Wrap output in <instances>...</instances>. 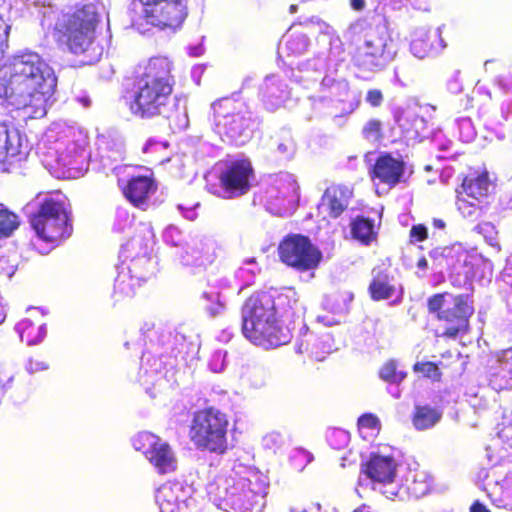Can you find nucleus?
I'll return each instance as SVG.
<instances>
[{"label": "nucleus", "mask_w": 512, "mask_h": 512, "mask_svg": "<svg viewBox=\"0 0 512 512\" xmlns=\"http://www.w3.org/2000/svg\"><path fill=\"white\" fill-rule=\"evenodd\" d=\"M56 87L53 68L35 51L15 53L0 66V99L21 111L26 119L47 114Z\"/></svg>", "instance_id": "1"}, {"label": "nucleus", "mask_w": 512, "mask_h": 512, "mask_svg": "<svg viewBox=\"0 0 512 512\" xmlns=\"http://www.w3.org/2000/svg\"><path fill=\"white\" fill-rule=\"evenodd\" d=\"M317 41L324 49L318 51L314 58L300 62L292 77L295 82L309 89L324 73L316 92L308 97V101L317 116H333V121L338 123L356 108L353 104L339 108L349 93V83L338 74L339 67L345 61V50L338 37L323 34Z\"/></svg>", "instance_id": "2"}, {"label": "nucleus", "mask_w": 512, "mask_h": 512, "mask_svg": "<svg viewBox=\"0 0 512 512\" xmlns=\"http://www.w3.org/2000/svg\"><path fill=\"white\" fill-rule=\"evenodd\" d=\"M172 62L163 56L151 57L135 72L123 98L132 114L140 118L163 116L176 129L189 124L185 99L173 96Z\"/></svg>", "instance_id": "3"}, {"label": "nucleus", "mask_w": 512, "mask_h": 512, "mask_svg": "<svg viewBox=\"0 0 512 512\" xmlns=\"http://www.w3.org/2000/svg\"><path fill=\"white\" fill-rule=\"evenodd\" d=\"M300 312L296 292L289 289L274 298L267 292L250 296L241 309L243 336L256 346L272 349L288 344L293 335L291 323Z\"/></svg>", "instance_id": "4"}, {"label": "nucleus", "mask_w": 512, "mask_h": 512, "mask_svg": "<svg viewBox=\"0 0 512 512\" xmlns=\"http://www.w3.org/2000/svg\"><path fill=\"white\" fill-rule=\"evenodd\" d=\"M267 490L265 476L236 462L211 470L206 485L211 502L225 512H262Z\"/></svg>", "instance_id": "5"}, {"label": "nucleus", "mask_w": 512, "mask_h": 512, "mask_svg": "<svg viewBox=\"0 0 512 512\" xmlns=\"http://www.w3.org/2000/svg\"><path fill=\"white\" fill-rule=\"evenodd\" d=\"M344 37L355 45L352 63L363 71L384 70L398 53V43L392 37L390 20L385 18H359L349 25Z\"/></svg>", "instance_id": "6"}, {"label": "nucleus", "mask_w": 512, "mask_h": 512, "mask_svg": "<svg viewBox=\"0 0 512 512\" xmlns=\"http://www.w3.org/2000/svg\"><path fill=\"white\" fill-rule=\"evenodd\" d=\"M98 158L103 172L108 174L111 171L117 176L118 185L126 199L133 206L146 210L151 196L157 190L152 173L135 175L134 167L118 164L123 158V144L119 139L109 140L104 135H98Z\"/></svg>", "instance_id": "7"}, {"label": "nucleus", "mask_w": 512, "mask_h": 512, "mask_svg": "<svg viewBox=\"0 0 512 512\" xmlns=\"http://www.w3.org/2000/svg\"><path fill=\"white\" fill-rule=\"evenodd\" d=\"M211 111L215 132L222 140L242 146L252 138L257 120L244 102L221 98L211 104Z\"/></svg>", "instance_id": "8"}, {"label": "nucleus", "mask_w": 512, "mask_h": 512, "mask_svg": "<svg viewBox=\"0 0 512 512\" xmlns=\"http://www.w3.org/2000/svg\"><path fill=\"white\" fill-rule=\"evenodd\" d=\"M96 11L91 5L75 7L57 19L53 35L59 46L75 55L86 53L95 39Z\"/></svg>", "instance_id": "9"}, {"label": "nucleus", "mask_w": 512, "mask_h": 512, "mask_svg": "<svg viewBox=\"0 0 512 512\" xmlns=\"http://www.w3.org/2000/svg\"><path fill=\"white\" fill-rule=\"evenodd\" d=\"M29 224L37 237L46 243L59 245L73 232L69 205L60 198H43L29 217Z\"/></svg>", "instance_id": "10"}, {"label": "nucleus", "mask_w": 512, "mask_h": 512, "mask_svg": "<svg viewBox=\"0 0 512 512\" xmlns=\"http://www.w3.org/2000/svg\"><path fill=\"white\" fill-rule=\"evenodd\" d=\"M300 199L299 185L288 172L271 174L261 180L254 195V203L263 205L269 213L287 217L297 209Z\"/></svg>", "instance_id": "11"}, {"label": "nucleus", "mask_w": 512, "mask_h": 512, "mask_svg": "<svg viewBox=\"0 0 512 512\" xmlns=\"http://www.w3.org/2000/svg\"><path fill=\"white\" fill-rule=\"evenodd\" d=\"M189 0H134L132 26L144 33V24L159 29L179 27L187 17Z\"/></svg>", "instance_id": "12"}, {"label": "nucleus", "mask_w": 512, "mask_h": 512, "mask_svg": "<svg viewBox=\"0 0 512 512\" xmlns=\"http://www.w3.org/2000/svg\"><path fill=\"white\" fill-rule=\"evenodd\" d=\"M228 425L227 415L216 408L196 411L190 427V439L199 450L224 454L228 449Z\"/></svg>", "instance_id": "13"}, {"label": "nucleus", "mask_w": 512, "mask_h": 512, "mask_svg": "<svg viewBox=\"0 0 512 512\" xmlns=\"http://www.w3.org/2000/svg\"><path fill=\"white\" fill-rule=\"evenodd\" d=\"M155 233L151 223H140L137 233L122 245L119 257L124 268L136 281H147L156 272V260L151 257Z\"/></svg>", "instance_id": "14"}, {"label": "nucleus", "mask_w": 512, "mask_h": 512, "mask_svg": "<svg viewBox=\"0 0 512 512\" xmlns=\"http://www.w3.org/2000/svg\"><path fill=\"white\" fill-rule=\"evenodd\" d=\"M220 186L213 193L224 199H232L246 194L254 180L251 162L242 157H230L217 164Z\"/></svg>", "instance_id": "15"}, {"label": "nucleus", "mask_w": 512, "mask_h": 512, "mask_svg": "<svg viewBox=\"0 0 512 512\" xmlns=\"http://www.w3.org/2000/svg\"><path fill=\"white\" fill-rule=\"evenodd\" d=\"M491 183L487 174L465 177L457 189L456 206L460 214L469 221H476L487 210Z\"/></svg>", "instance_id": "16"}, {"label": "nucleus", "mask_w": 512, "mask_h": 512, "mask_svg": "<svg viewBox=\"0 0 512 512\" xmlns=\"http://www.w3.org/2000/svg\"><path fill=\"white\" fill-rule=\"evenodd\" d=\"M279 255L283 263L299 271L315 269L321 259V251L306 236H287L279 245Z\"/></svg>", "instance_id": "17"}, {"label": "nucleus", "mask_w": 512, "mask_h": 512, "mask_svg": "<svg viewBox=\"0 0 512 512\" xmlns=\"http://www.w3.org/2000/svg\"><path fill=\"white\" fill-rule=\"evenodd\" d=\"M435 269H447L464 282L473 276V256L460 243L437 247L429 252Z\"/></svg>", "instance_id": "18"}, {"label": "nucleus", "mask_w": 512, "mask_h": 512, "mask_svg": "<svg viewBox=\"0 0 512 512\" xmlns=\"http://www.w3.org/2000/svg\"><path fill=\"white\" fill-rule=\"evenodd\" d=\"M433 109L428 105H414L401 109L395 114V121L407 141L421 142L431 135L433 141H437L440 133L433 132L429 125L430 120L426 117V114Z\"/></svg>", "instance_id": "19"}, {"label": "nucleus", "mask_w": 512, "mask_h": 512, "mask_svg": "<svg viewBox=\"0 0 512 512\" xmlns=\"http://www.w3.org/2000/svg\"><path fill=\"white\" fill-rule=\"evenodd\" d=\"M474 308L468 295L451 297L450 302L438 314V319L443 322L438 328L442 336L455 338L459 333L465 332L469 325V318Z\"/></svg>", "instance_id": "20"}, {"label": "nucleus", "mask_w": 512, "mask_h": 512, "mask_svg": "<svg viewBox=\"0 0 512 512\" xmlns=\"http://www.w3.org/2000/svg\"><path fill=\"white\" fill-rule=\"evenodd\" d=\"M160 512H197L192 488L179 481L162 484L155 493Z\"/></svg>", "instance_id": "21"}, {"label": "nucleus", "mask_w": 512, "mask_h": 512, "mask_svg": "<svg viewBox=\"0 0 512 512\" xmlns=\"http://www.w3.org/2000/svg\"><path fill=\"white\" fill-rule=\"evenodd\" d=\"M397 467L398 463L393 456L382 453H372L363 467V472L375 485H379V487L374 488L379 489L387 498L386 490L388 486L390 484H397L398 482L396 480Z\"/></svg>", "instance_id": "22"}, {"label": "nucleus", "mask_w": 512, "mask_h": 512, "mask_svg": "<svg viewBox=\"0 0 512 512\" xmlns=\"http://www.w3.org/2000/svg\"><path fill=\"white\" fill-rule=\"evenodd\" d=\"M432 485V479L424 470H409L405 476V483L390 484L387 498L391 500L405 501L410 497L421 498L425 496Z\"/></svg>", "instance_id": "23"}, {"label": "nucleus", "mask_w": 512, "mask_h": 512, "mask_svg": "<svg viewBox=\"0 0 512 512\" xmlns=\"http://www.w3.org/2000/svg\"><path fill=\"white\" fill-rule=\"evenodd\" d=\"M176 257L184 267L192 269L205 268L215 259V243L208 238H195L183 251H177Z\"/></svg>", "instance_id": "24"}, {"label": "nucleus", "mask_w": 512, "mask_h": 512, "mask_svg": "<svg viewBox=\"0 0 512 512\" xmlns=\"http://www.w3.org/2000/svg\"><path fill=\"white\" fill-rule=\"evenodd\" d=\"M444 28L445 25H441L434 32L424 27L417 28L410 43V51L413 56L424 59L441 54L447 47V42L442 35Z\"/></svg>", "instance_id": "25"}, {"label": "nucleus", "mask_w": 512, "mask_h": 512, "mask_svg": "<svg viewBox=\"0 0 512 512\" xmlns=\"http://www.w3.org/2000/svg\"><path fill=\"white\" fill-rule=\"evenodd\" d=\"M372 173L374 180L394 187L404 179L405 163L400 156L382 153L377 158Z\"/></svg>", "instance_id": "26"}, {"label": "nucleus", "mask_w": 512, "mask_h": 512, "mask_svg": "<svg viewBox=\"0 0 512 512\" xmlns=\"http://www.w3.org/2000/svg\"><path fill=\"white\" fill-rule=\"evenodd\" d=\"M352 197V190L343 185L328 187L318 204L319 214L324 217L338 218L348 207Z\"/></svg>", "instance_id": "27"}, {"label": "nucleus", "mask_w": 512, "mask_h": 512, "mask_svg": "<svg viewBox=\"0 0 512 512\" xmlns=\"http://www.w3.org/2000/svg\"><path fill=\"white\" fill-rule=\"evenodd\" d=\"M289 95L288 85L280 75H267L259 86V96L269 111H275L281 107Z\"/></svg>", "instance_id": "28"}, {"label": "nucleus", "mask_w": 512, "mask_h": 512, "mask_svg": "<svg viewBox=\"0 0 512 512\" xmlns=\"http://www.w3.org/2000/svg\"><path fill=\"white\" fill-rule=\"evenodd\" d=\"M487 380L495 391L512 388V348L502 351L488 366Z\"/></svg>", "instance_id": "29"}, {"label": "nucleus", "mask_w": 512, "mask_h": 512, "mask_svg": "<svg viewBox=\"0 0 512 512\" xmlns=\"http://www.w3.org/2000/svg\"><path fill=\"white\" fill-rule=\"evenodd\" d=\"M373 279L369 285V292L373 300H386L392 299L393 304H398L402 300L403 289L401 285L390 276L386 271L376 270L372 271Z\"/></svg>", "instance_id": "30"}, {"label": "nucleus", "mask_w": 512, "mask_h": 512, "mask_svg": "<svg viewBox=\"0 0 512 512\" xmlns=\"http://www.w3.org/2000/svg\"><path fill=\"white\" fill-rule=\"evenodd\" d=\"M159 473L173 472L177 468V459L170 445L159 437L146 457Z\"/></svg>", "instance_id": "31"}, {"label": "nucleus", "mask_w": 512, "mask_h": 512, "mask_svg": "<svg viewBox=\"0 0 512 512\" xmlns=\"http://www.w3.org/2000/svg\"><path fill=\"white\" fill-rule=\"evenodd\" d=\"M485 491L493 505L512 511V473L506 474L501 480L488 482Z\"/></svg>", "instance_id": "32"}, {"label": "nucleus", "mask_w": 512, "mask_h": 512, "mask_svg": "<svg viewBox=\"0 0 512 512\" xmlns=\"http://www.w3.org/2000/svg\"><path fill=\"white\" fill-rule=\"evenodd\" d=\"M165 366L166 363L161 357H156L150 353H143L138 372V381L142 385L154 384L162 375Z\"/></svg>", "instance_id": "33"}, {"label": "nucleus", "mask_w": 512, "mask_h": 512, "mask_svg": "<svg viewBox=\"0 0 512 512\" xmlns=\"http://www.w3.org/2000/svg\"><path fill=\"white\" fill-rule=\"evenodd\" d=\"M118 270L112 294L115 302L133 297L136 293V288L142 283L141 281H136L135 277L125 270L124 262L121 263Z\"/></svg>", "instance_id": "34"}, {"label": "nucleus", "mask_w": 512, "mask_h": 512, "mask_svg": "<svg viewBox=\"0 0 512 512\" xmlns=\"http://www.w3.org/2000/svg\"><path fill=\"white\" fill-rule=\"evenodd\" d=\"M202 309L210 317L215 318L225 313L227 297L214 289L205 288L199 297Z\"/></svg>", "instance_id": "35"}, {"label": "nucleus", "mask_w": 512, "mask_h": 512, "mask_svg": "<svg viewBox=\"0 0 512 512\" xmlns=\"http://www.w3.org/2000/svg\"><path fill=\"white\" fill-rule=\"evenodd\" d=\"M442 418V411L430 405H416L413 412L412 423L419 431L434 427Z\"/></svg>", "instance_id": "36"}, {"label": "nucleus", "mask_w": 512, "mask_h": 512, "mask_svg": "<svg viewBox=\"0 0 512 512\" xmlns=\"http://www.w3.org/2000/svg\"><path fill=\"white\" fill-rule=\"evenodd\" d=\"M261 268L256 258L251 257L243 261L242 265L235 271V279L238 282V291L254 284L256 276L260 273Z\"/></svg>", "instance_id": "37"}, {"label": "nucleus", "mask_w": 512, "mask_h": 512, "mask_svg": "<svg viewBox=\"0 0 512 512\" xmlns=\"http://www.w3.org/2000/svg\"><path fill=\"white\" fill-rule=\"evenodd\" d=\"M20 338L28 345H34L42 340L45 331L43 325L39 322H34L31 319H23L18 324Z\"/></svg>", "instance_id": "38"}, {"label": "nucleus", "mask_w": 512, "mask_h": 512, "mask_svg": "<svg viewBox=\"0 0 512 512\" xmlns=\"http://www.w3.org/2000/svg\"><path fill=\"white\" fill-rule=\"evenodd\" d=\"M350 226L352 237L361 243L368 244L375 236L374 222L369 218L358 216Z\"/></svg>", "instance_id": "39"}, {"label": "nucleus", "mask_w": 512, "mask_h": 512, "mask_svg": "<svg viewBox=\"0 0 512 512\" xmlns=\"http://www.w3.org/2000/svg\"><path fill=\"white\" fill-rule=\"evenodd\" d=\"M19 225L18 215L0 203V238L10 237Z\"/></svg>", "instance_id": "40"}, {"label": "nucleus", "mask_w": 512, "mask_h": 512, "mask_svg": "<svg viewBox=\"0 0 512 512\" xmlns=\"http://www.w3.org/2000/svg\"><path fill=\"white\" fill-rule=\"evenodd\" d=\"M334 349V339L330 333H323L317 335V341L312 342L309 354L317 361H322L326 354H329Z\"/></svg>", "instance_id": "41"}, {"label": "nucleus", "mask_w": 512, "mask_h": 512, "mask_svg": "<svg viewBox=\"0 0 512 512\" xmlns=\"http://www.w3.org/2000/svg\"><path fill=\"white\" fill-rule=\"evenodd\" d=\"M18 153V148L10 142L8 125L0 122V165L10 162V158Z\"/></svg>", "instance_id": "42"}, {"label": "nucleus", "mask_w": 512, "mask_h": 512, "mask_svg": "<svg viewBox=\"0 0 512 512\" xmlns=\"http://www.w3.org/2000/svg\"><path fill=\"white\" fill-rule=\"evenodd\" d=\"M284 37V48L289 55H301L310 45L309 38L303 33H289Z\"/></svg>", "instance_id": "43"}, {"label": "nucleus", "mask_w": 512, "mask_h": 512, "mask_svg": "<svg viewBox=\"0 0 512 512\" xmlns=\"http://www.w3.org/2000/svg\"><path fill=\"white\" fill-rule=\"evenodd\" d=\"M352 300V293L339 292L326 297L324 300V306L334 314H343L348 311V305Z\"/></svg>", "instance_id": "44"}, {"label": "nucleus", "mask_w": 512, "mask_h": 512, "mask_svg": "<svg viewBox=\"0 0 512 512\" xmlns=\"http://www.w3.org/2000/svg\"><path fill=\"white\" fill-rule=\"evenodd\" d=\"M163 241L172 247L177 248V251H183L186 248V241L183 232L174 225L167 226L162 234Z\"/></svg>", "instance_id": "45"}, {"label": "nucleus", "mask_w": 512, "mask_h": 512, "mask_svg": "<svg viewBox=\"0 0 512 512\" xmlns=\"http://www.w3.org/2000/svg\"><path fill=\"white\" fill-rule=\"evenodd\" d=\"M274 145H276L278 154L283 158H290L295 153V143L288 129L281 131L280 136L274 141Z\"/></svg>", "instance_id": "46"}, {"label": "nucleus", "mask_w": 512, "mask_h": 512, "mask_svg": "<svg viewBox=\"0 0 512 512\" xmlns=\"http://www.w3.org/2000/svg\"><path fill=\"white\" fill-rule=\"evenodd\" d=\"M326 441L331 448L342 450L349 444L350 434L344 429L330 428L326 432Z\"/></svg>", "instance_id": "47"}, {"label": "nucleus", "mask_w": 512, "mask_h": 512, "mask_svg": "<svg viewBox=\"0 0 512 512\" xmlns=\"http://www.w3.org/2000/svg\"><path fill=\"white\" fill-rule=\"evenodd\" d=\"M403 7L405 0H379L372 16L390 20L389 11H400Z\"/></svg>", "instance_id": "48"}, {"label": "nucleus", "mask_w": 512, "mask_h": 512, "mask_svg": "<svg viewBox=\"0 0 512 512\" xmlns=\"http://www.w3.org/2000/svg\"><path fill=\"white\" fill-rule=\"evenodd\" d=\"M157 438L158 436L150 432H140L132 438V445L135 450L141 451L147 457Z\"/></svg>", "instance_id": "49"}, {"label": "nucleus", "mask_w": 512, "mask_h": 512, "mask_svg": "<svg viewBox=\"0 0 512 512\" xmlns=\"http://www.w3.org/2000/svg\"><path fill=\"white\" fill-rule=\"evenodd\" d=\"M317 341V335L310 332L306 325H302L299 331V335L295 341V350L299 354L309 353L312 342Z\"/></svg>", "instance_id": "50"}, {"label": "nucleus", "mask_w": 512, "mask_h": 512, "mask_svg": "<svg viewBox=\"0 0 512 512\" xmlns=\"http://www.w3.org/2000/svg\"><path fill=\"white\" fill-rule=\"evenodd\" d=\"M474 231L482 235L487 244L494 248H497L498 250L500 249L498 243V231L496 230L494 224H492L491 222L479 223L474 227Z\"/></svg>", "instance_id": "51"}, {"label": "nucleus", "mask_w": 512, "mask_h": 512, "mask_svg": "<svg viewBox=\"0 0 512 512\" xmlns=\"http://www.w3.org/2000/svg\"><path fill=\"white\" fill-rule=\"evenodd\" d=\"M382 122L378 119L368 120L362 128V136L365 140L375 143L382 138Z\"/></svg>", "instance_id": "52"}, {"label": "nucleus", "mask_w": 512, "mask_h": 512, "mask_svg": "<svg viewBox=\"0 0 512 512\" xmlns=\"http://www.w3.org/2000/svg\"><path fill=\"white\" fill-rule=\"evenodd\" d=\"M455 125L462 142L469 143L475 138L476 131L470 118H459L455 121Z\"/></svg>", "instance_id": "53"}, {"label": "nucleus", "mask_w": 512, "mask_h": 512, "mask_svg": "<svg viewBox=\"0 0 512 512\" xmlns=\"http://www.w3.org/2000/svg\"><path fill=\"white\" fill-rule=\"evenodd\" d=\"M105 25V31H102L100 33L101 41H98V47H100L101 49V52L98 56V62L101 60V56L103 55V53H105L106 57L109 58L114 51V48L112 46V34L110 30V21L108 15L106 16Z\"/></svg>", "instance_id": "54"}, {"label": "nucleus", "mask_w": 512, "mask_h": 512, "mask_svg": "<svg viewBox=\"0 0 512 512\" xmlns=\"http://www.w3.org/2000/svg\"><path fill=\"white\" fill-rule=\"evenodd\" d=\"M380 378L386 382H401L405 377L406 373L403 371H397L396 363L394 361L387 362L380 370Z\"/></svg>", "instance_id": "55"}, {"label": "nucleus", "mask_w": 512, "mask_h": 512, "mask_svg": "<svg viewBox=\"0 0 512 512\" xmlns=\"http://www.w3.org/2000/svg\"><path fill=\"white\" fill-rule=\"evenodd\" d=\"M16 270V257L7 253L0 254V275L10 278L15 274Z\"/></svg>", "instance_id": "56"}, {"label": "nucleus", "mask_w": 512, "mask_h": 512, "mask_svg": "<svg viewBox=\"0 0 512 512\" xmlns=\"http://www.w3.org/2000/svg\"><path fill=\"white\" fill-rule=\"evenodd\" d=\"M358 427L360 433H363L364 430L371 431L370 435H374L380 429V421L373 414H363L358 419Z\"/></svg>", "instance_id": "57"}, {"label": "nucleus", "mask_w": 512, "mask_h": 512, "mask_svg": "<svg viewBox=\"0 0 512 512\" xmlns=\"http://www.w3.org/2000/svg\"><path fill=\"white\" fill-rule=\"evenodd\" d=\"M285 443V438L280 432H270L263 437L262 445L265 449L276 452Z\"/></svg>", "instance_id": "58"}, {"label": "nucleus", "mask_w": 512, "mask_h": 512, "mask_svg": "<svg viewBox=\"0 0 512 512\" xmlns=\"http://www.w3.org/2000/svg\"><path fill=\"white\" fill-rule=\"evenodd\" d=\"M451 297H453L450 294H436L428 299V309L431 313L439 314L440 311H442L444 308H446V305L449 304Z\"/></svg>", "instance_id": "59"}, {"label": "nucleus", "mask_w": 512, "mask_h": 512, "mask_svg": "<svg viewBox=\"0 0 512 512\" xmlns=\"http://www.w3.org/2000/svg\"><path fill=\"white\" fill-rule=\"evenodd\" d=\"M134 222V216L130 215L127 209L119 207L116 211L115 229L120 232L126 230Z\"/></svg>", "instance_id": "60"}, {"label": "nucleus", "mask_w": 512, "mask_h": 512, "mask_svg": "<svg viewBox=\"0 0 512 512\" xmlns=\"http://www.w3.org/2000/svg\"><path fill=\"white\" fill-rule=\"evenodd\" d=\"M226 351L223 350H217L215 351L209 360V368L212 372L220 373L222 372L226 367Z\"/></svg>", "instance_id": "61"}, {"label": "nucleus", "mask_w": 512, "mask_h": 512, "mask_svg": "<svg viewBox=\"0 0 512 512\" xmlns=\"http://www.w3.org/2000/svg\"><path fill=\"white\" fill-rule=\"evenodd\" d=\"M206 288L214 289L220 294H225V291L231 288V283L227 277H214L208 279Z\"/></svg>", "instance_id": "62"}, {"label": "nucleus", "mask_w": 512, "mask_h": 512, "mask_svg": "<svg viewBox=\"0 0 512 512\" xmlns=\"http://www.w3.org/2000/svg\"><path fill=\"white\" fill-rule=\"evenodd\" d=\"M48 368H49L48 362L39 357L29 358V360L26 364V370L30 374L39 373V372L47 370Z\"/></svg>", "instance_id": "63"}, {"label": "nucleus", "mask_w": 512, "mask_h": 512, "mask_svg": "<svg viewBox=\"0 0 512 512\" xmlns=\"http://www.w3.org/2000/svg\"><path fill=\"white\" fill-rule=\"evenodd\" d=\"M384 101V95L380 89H369L365 96V102L371 107H380Z\"/></svg>", "instance_id": "64"}]
</instances>
